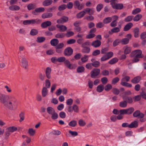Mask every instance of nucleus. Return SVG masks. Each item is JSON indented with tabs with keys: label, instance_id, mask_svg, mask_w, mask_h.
<instances>
[{
	"label": "nucleus",
	"instance_id": "nucleus-17",
	"mask_svg": "<svg viewBox=\"0 0 146 146\" xmlns=\"http://www.w3.org/2000/svg\"><path fill=\"white\" fill-rule=\"evenodd\" d=\"M101 44V41L97 40L93 42L92 44V45L94 47H97L99 46Z\"/></svg>",
	"mask_w": 146,
	"mask_h": 146
},
{
	"label": "nucleus",
	"instance_id": "nucleus-46",
	"mask_svg": "<svg viewBox=\"0 0 146 146\" xmlns=\"http://www.w3.org/2000/svg\"><path fill=\"white\" fill-rule=\"evenodd\" d=\"M112 88V85L110 84H107L105 87L104 89L107 91H109Z\"/></svg>",
	"mask_w": 146,
	"mask_h": 146
},
{
	"label": "nucleus",
	"instance_id": "nucleus-22",
	"mask_svg": "<svg viewBox=\"0 0 146 146\" xmlns=\"http://www.w3.org/2000/svg\"><path fill=\"white\" fill-rule=\"evenodd\" d=\"M68 125L71 127H74L77 125V121L74 120H72L69 123Z\"/></svg>",
	"mask_w": 146,
	"mask_h": 146
},
{
	"label": "nucleus",
	"instance_id": "nucleus-21",
	"mask_svg": "<svg viewBox=\"0 0 146 146\" xmlns=\"http://www.w3.org/2000/svg\"><path fill=\"white\" fill-rule=\"evenodd\" d=\"M124 50V53L125 54H127L129 53L131 50V47L126 46L123 48Z\"/></svg>",
	"mask_w": 146,
	"mask_h": 146
},
{
	"label": "nucleus",
	"instance_id": "nucleus-57",
	"mask_svg": "<svg viewBox=\"0 0 146 146\" xmlns=\"http://www.w3.org/2000/svg\"><path fill=\"white\" fill-rule=\"evenodd\" d=\"M66 60V58L64 57H61L57 59V61L60 62H64Z\"/></svg>",
	"mask_w": 146,
	"mask_h": 146
},
{
	"label": "nucleus",
	"instance_id": "nucleus-19",
	"mask_svg": "<svg viewBox=\"0 0 146 146\" xmlns=\"http://www.w3.org/2000/svg\"><path fill=\"white\" fill-rule=\"evenodd\" d=\"M133 24L131 23L127 24L124 27L123 30L124 31H127L130 29L133 26Z\"/></svg>",
	"mask_w": 146,
	"mask_h": 146
},
{
	"label": "nucleus",
	"instance_id": "nucleus-52",
	"mask_svg": "<svg viewBox=\"0 0 146 146\" xmlns=\"http://www.w3.org/2000/svg\"><path fill=\"white\" fill-rule=\"evenodd\" d=\"M73 100L72 98H69L66 100V103L67 105L71 106L73 103Z\"/></svg>",
	"mask_w": 146,
	"mask_h": 146
},
{
	"label": "nucleus",
	"instance_id": "nucleus-62",
	"mask_svg": "<svg viewBox=\"0 0 146 146\" xmlns=\"http://www.w3.org/2000/svg\"><path fill=\"white\" fill-rule=\"evenodd\" d=\"M54 53V50L52 49L48 50L46 51V53L48 55H52Z\"/></svg>",
	"mask_w": 146,
	"mask_h": 146
},
{
	"label": "nucleus",
	"instance_id": "nucleus-30",
	"mask_svg": "<svg viewBox=\"0 0 146 146\" xmlns=\"http://www.w3.org/2000/svg\"><path fill=\"white\" fill-rule=\"evenodd\" d=\"M35 132V130L33 129L32 128H30L28 129V133L31 136L34 135Z\"/></svg>",
	"mask_w": 146,
	"mask_h": 146
},
{
	"label": "nucleus",
	"instance_id": "nucleus-33",
	"mask_svg": "<svg viewBox=\"0 0 146 146\" xmlns=\"http://www.w3.org/2000/svg\"><path fill=\"white\" fill-rule=\"evenodd\" d=\"M118 60L117 58H115L109 61L108 63L111 64H112L117 62Z\"/></svg>",
	"mask_w": 146,
	"mask_h": 146
},
{
	"label": "nucleus",
	"instance_id": "nucleus-26",
	"mask_svg": "<svg viewBox=\"0 0 146 146\" xmlns=\"http://www.w3.org/2000/svg\"><path fill=\"white\" fill-rule=\"evenodd\" d=\"M17 127L15 126H12L8 127L6 129V130H8L11 132H14L17 131Z\"/></svg>",
	"mask_w": 146,
	"mask_h": 146
},
{
	"label": "nucleus",
	"instance_id": "nucleus-3",
	"mask_svg": "<svg viewBox=\"0 0 146 146\" xmlns=\"http://www.w3.org/2000/svg\"><path fill=\"white\" fill-rule=\"evenodd\" d=\"M142 51L139 50H136L133 51L131 54V56L135 58H142L143 56Z\"/></svg>",
	"mask_w": 146,
	"mask_h": 146
},
{
	"label": "nucleus",
	"instance_id": "nucleus-28",
	"mask_svg": "<svg viewBox=\"0 0 146 146\" xmlns=\"http://www.w3.org/2000/svg\"><path fill=\"white\" fill-rule=\"evenodd\" d=\"M78 123L79 126L81 127L84 126L86 124L85 121L82 119H80L78 120Z\"/></svg>",
	"mask_w": 146,
	"mask_h": 146
},
{
	"label": "nucleus",
	"instance_id": "nucleus-8",
	"mask_svg": "<svg viewBox=\"0 0 146 146\" xmlns=\"http://www.w3.org/2000/svg\"><path fill=\"white\" fill-rule=\"evenodd\" d=\"M73 50L70 47L66 48L64 51V54L66 56H70L73 53Z\"/></svg>",
	"mask_w": 146,
	"mask_h": 146
},
{
	"label": "nucleus",
	"instance_id": "nucleus-36",
	"mask_svg": "<svg viewBox=\"0 0 146 146\" xmlns=\"http://www.w3.org/2000/svg\"><path fill=\"white\" fill-rule=\"evenodd\" d=\"M84 68L83 66H80L78 67L77 69V71L78 73H82L84 71Z\"/></svg>",
	"mask_w": 146,
	"mask_h": 146
},
{
	"label": "nucleus",
	"instance_id": "nucleus-63",
	"mask_svg": "<svg viewBox=\"0 0 146 146\" xmlns=\"http://www.w3.org/2000/svg\"><path fill=\"white\" fill-rule=\"evenodd\" d=\"M102 74L104 76H108L109 74V72L108 70H105L102 71Z\"/></svg>",
	"mask_w": 146,
	"mask_h": 146
},
{
	"label": "nucleus",
	"instance_id": "nucleus-35",
	"mask_svg": "<svg viewBox=\"0 0 146 146\" xmlns=\"http://www.w3.org/2000/svg\"><path fill=\"white\" fill-rule=\"evenodd\" d=\"M85 14V12L83 11L77 14L76 15V17L78 18H82L84 16Z\"/></svg>",
	"mask_w": 146,
	"mask_h": 146
},
{
	"label": "nucleus",
	"instance_id": "nucleus-34",
	"mask_svg": "<svg viewBox=\"0 0 146 146\" xmlns=\"http://www.w3.org/2000/svg\"><path fill=\"white\" fill-rule=\"evenodd\" d=\"M112 18L111 17H108L105 19L103 21V23L107 24L111 22Z\"/></svg>",
	"mask_w": 146,
	"mask_h": 146
},
{
	"label": "nucleus",
	"instance_id": "nucleus-38",
	"mask_svg": "<svg viewBox=\"0 0 146 146\" xmlns=\"http://www.w3.org/2000/svg\"><path fill=\"white\" fill-rule=\"evenodd\" d=\"M119 106L120 107L123 108H125L127 106V102L125 101L120 102L119 103Z\"/></svg>",
	"mask_w": 146,
	"mask_h": 146
},
{
	"label": "nucleus",
	"instance_id": "nucleus-58",
	"mask_svg": "<svg viewBox=\"0 0 146 146\" xmlns=\"http://www.w3.org/2000/svg\"><path fill=\"white\" fill-rule=\"evenodd\" d=\"M133 17L132 16H130L127 17L125 18L124 21L125 22H128L131 21L133 19Z\"/></svg>",
	"mask_w": 146,
	"mask_h": 146
},
{
	"label": "nucleus",
	"instance_id": "nucleus-1",
	"mask_svg": "<svg viewBox=\"0 0 146 146\" xmlns=\"http://www.w3.org/2000/svg\"><path fill=\"white\" fill-rule=\"evenodd\" d=\"M9 101H7L6 108L10 109H12L13 106L17 102V99L13 96H11L8 97Z\"/></svg>",
	"mask_w": 146,
	"mask_h": 146
},
{
	"label": "nucleus",
	"instance_id": "nucleus-50",
	"mask_svg": "<svg viewBox=\"0 0 146 146\" xmlns=\"http://www.w3.org/2000/svg\"><path fill=\"white\" fill-rule=\"evenodd\" d=\"M127 114H130L132 113L134 111V109L133 108H130L126 109Z\"/></svg>",
	"mask_w": 146,
	"mask_h": 146
},
{
	"label": "nucleus",
	"instance_id": "nucleus-14",
	"mask_svg": "<svg viewBox=\"0 0 146 146\" xmlns=\"http://www.w3.org/2000/svg\"><path fill=\"white\" fill-rule=\"evenodd\" d=\"M83 35L82 34H78L77 35V37L78 38L77 40V42L80 44H81L84 40V39L82 37Z\"/></svg>",
	"mask_w": 146,
	"mask_h": 146
},
{
	"label": "nucleus",
	"instance_id": "nucleus-12",
	"mask_svg": "<svg viewBox=\"0 0 146 146\" xmlns=\"http://www.w3.org/2000/svg\"><path fill=\"white\" fill-rule=\"evenodd\" d=\"M121 28V27L120 25H119V27H114L110 31H109L108 32L110 34H112L113 33L119 32Z\"/></svg>",
	"mask_w": 146,
	"mask_h": 146
},
{
	"label": "nucleus",
	"instance_id": "nucleus-51",
	"mask_svg": "<svg viewBox=\"0 0 146 146\" xmlns=\"http://www.w3.org/2000/svg\"><path fill=\"white\" fill-rule=\"evenodd\" d=\"M51 118L52 119H56L58 118V115L56 111L54 112V113H53L51 115Z\"/></svg>",
	"mask_w": 146,
	"mask_h": 146
},
{
	"label": "nucleus",
	"instance_id": "nucleus-48",
	"mask_svg": "<svg viewBox=\"0 0 146 146\" xmlns=\"http://www.w3.org/2000/svg\"><path fill=\"white\" fill-rule=\"evenodd\" d=\"M139 29L137 28L135 29L134 32V36L135 37H137L139 36Z\"/></svg>",
	"mask_w": 146,
	"mask_h": 146
},
{
	"label": "nucleus",
	"instance_id": "nucleus-45",
	"mask_svg": "<svg viewBox=\"0 0 146 146\" xmlns=\"http://www.w3.org/2000/svg\"><path fill=\"white\" fill-rule=\"evenodd\" d=\"M45 85L46 88H49L50 86V82L48 79H46L45 81Z\"/></svg>",
	"mask_w": 146,
	"mask_h": 146
},
{
	"label": "nucleus",
	"instance_id": "nucleus-20",
	"mask_svg": "<svg viewBox=\"0 0 146 146\" xmlns=\"http://www.w3.org/2000/svg\"><path fill=\"white\" fill-rule=\"evenodd\" d=\"M46 110L48 113L50 115L55 111L54 109L51 107H48L47 108Z\"/></svg>",
	"mask_w": 146,
	"mask_h": 146
},
{
	"label": "nucleus",
	"instance_id": "nucleus-24",
	"mask_svg": "<svg viewBox=\"0 0 146 146\" xmlns=\"http://www.w3.org/2000/svg\"><path fill=\"white\" fill-rule=\"evenodd\" d=\"M104 86L102 84L98 85L97 87L96 91L98 92H102L104 90Z\"/></svg>",
	"mask_w": 146,
	"mask_h": 146
},
{
	"label": "nucleus",
	"instance_id": "nucleus-41",
	"mask_svg": "<svg viewBox=\"0 0 146 146\" xmlns=\"http://www.w3.org/2000/svg\"><path fill=\"white\" fill-rule=\"evenodd\" d=\"M129 39L125 38L122 39L121 41V43L123 44H126L129 42Z\"/></svg>",
	"mask_w": 146,
	"mask_h": 146
},
{
	"label": "nucleus",
	"instance_id": "nucleus-32",
	"mask_svg": "<svg viewBox=\"0 0 146 146\" xmlns=\"http://www.w3.org/2000/svg\"><path fill=\"white\" fill-rule=\"evenodd\" d=\"M25 113L24 112H21L19 114V117L20 118L19 121L21 122L23 121L25 119Z\"/></svg>",
	"mask_w": 146,
	"mask_h": 146
},
{
	"label": "nucleus",
	"instance_id": "nucleus-13",
	"mask_svg": "<svg viewBox=\"0 0 146 146\" xmlns=\"http://www.w3.org/2000/svg\"><path fill=\"white\" fill-rule=\"evenodd\" d=\"M36 5L35 3L30 4L27 6L28 9H44V8L43 7H39L36 8Z\"/></svg>",
	"mask_w": 146,
	"mask_h": 146
},
{
	"label": "nucleus",
	"instance_id": "nucleus-6",
	"mask_svg": "<svg viewBox=\"0 0 146 146\" xmlns=\"http://www.w3.org/2000/svg\"><path fill=\"white\" fill-rule=\"evenodd\" d=\"M7 96H5L2 94H0V102L3 104L6 107L7 100H6V97Z\"/></svg>",
	"mask_w": 146,
	"mask_h": 146
},
{
	"label": "nucleus",
	"instance_id": "nucleus-39",
	"mask_svg": "<svg viewBox=\"0 0 146 146\" xmlns=\"http://www.w3.org/2000/svg\"><path fill=\"white\" fill-rule=\"evenodd\" d=\"M89 56L86 55H85L83 57L81 58V60L82 62L85 63L88 60Z\"/></svg>",
	"mask_w": 146,
	"mask_h": 146
},
{
	"label": "nucleus",
	"instance_id": "nucleus-2",
	"mask_svg": "<svg viewBox=\"0 0 146 146\" xmlns=\"http://www.w3.org/2000/svg\"><path fill=\"white\" fill-rule=\"evenodd\" d=\"M40 20L38 19H33L31 20H25L24 21L23 23L24 25H34L39 23Z\"/></svg>",
	"mask_w": 146,
	"mask_h": 146
},
{
	"label": "nucleus",
	"instance_id": "nucleus-42",
	"mask_svg": "<svg viewBox=\"0 0 146 146\" xmlns=\"http://www.w3.org/2000/svg\"><path fill=\"white\" fill-rule=\"evenodd\" d=\"M123 8V5L122 3H118L116 4L115 8L116 9H122Z\"/></svg>",
	"mask_w": 146,
	"mask_h": 146
},
{
	"label": "nucleus",
	"instance_id": "nucleus-18",
	"mask_svg": "<svg viewBox=\"0 0 146 146\" xmlns=\"http://www.w3.org/2000/svg\"><path fill=\"white\" fill-rule=\"evenodd\" d=\"M51 25V23L50 21H46L43 23L41 25V27L43 28H45L50 26Z\"/></svg>",
	"mask_w": 146,
	"mask_h": 146
},
{
	"label": "nucleus",
	"instance_id": "nucleus-40",
	"mask_svg": "<svg viewBox=\"0 0 146 146\" xmlns=\"http://www.w3.org/2000/svg\"><path fill=\"white\" fill-rule=\"evenodd\" d=\"M123 98L124 100H127L128 103H131L132 102V99L131 97L123 96Z\"/></svg>",
	"mask_w": 146,
	"mask_h": 146
},
{
	"label": "nucleus",
	"instance_id": "nucleus-61",
	"mask_svg": "<svg viewBox=\"0 0 146 146\" xmlns=\"http://www.w3.org/2000/svg\"><path fill=\"white\" fill-rule=\"evenodd\" d=\"M59 115L60 117L62 118H65L66 117V114L63 111H62L60 112L59 114Z\"/></svg>",
	"mask_w": 146,
	"mask_h": 146
},
{
	"label": "nucleus",
	"instance_id": "nucleus-27",
	"mask_svg": "<svg viewBox=\"0 0 146 146\" xmlns=\"http://www.w3.org/2000/svg\"><path fill=\"white\" fill-rule=\"evenodd\" d=\"M59 42L58 40L56 39H54L50 41L51 45L53 46H55L57 45Z\"/></svg>",
	"mask_w": 146,
	"mask_h": 146
},
{
	"label": "nucleus",
	"instance_id": "nucleus-37",
	"mask_svg": "<svg viewBox=\"0 0 146 146\" xmlns=\"http://www.w3.org/2000/svg\"><path fill=\"white\" fill-rule=\"evenodd\" d=\"M142 17V16L140 14H139L136 15L133 18V21H139Z\"/></svg>",
	"mask_w": 146,
	"mask_h": 146
},
{
	"label": "nucleus",
	"instance_id": "nucleus-5",
	"mask_svg": "<svg viewBox=\"0 0 146 146\" xmlns=\"http://www.w3.org/2000/svg\"><path fill=\"white\" fill-rule=\"evenodd\" d=\"M100 72V70L99 69L94 68L91 72V77L92 78H96Z\"/></svg>",
	"mask_w": 146,
	"mask_h": 146
},
{
	"label": "nucleus",
	"instance_id": "nucleus-16",
	"mask_svg": "<svg viewBox=\"0 0 146 146\" xmlns=\"http://www.w3.org/2000/svg\"><path fill=\"white\" fill-rule=\"evenodd\" d=\"M48 91L47 88L45 87H43L42 91V95L43 97H45L48 95Z\"/></svg>",
	"mask_w": 146,
	"mask_h": 146
},
{
	"label": "nucleus",
	"instance_id": "nucleus-31",
	"mask_svg": "<svg viewBox=\"0 0 146 146\" xmlns=\"http://www.w3.org/2000/svg\"><path fill=\"white\" fill-rule=\"evenodd\" d=\"M73 110L75 112L78 113L79 111L78 106L76 104H74L72 106Z\"/></svg>",
	"mask_w": 146,
	"mask_h": 146
},
{
	"label": "nucleus",
	"instance_id": "nucleus-4",
	"mask_svg": "<svg viewBox=\"0 0 146 146\" xmlns=\"http://www.w3.org/2000/svg\"><path fill=\"white\" fill-rule=\"evenodd\" d=\"M21 66L25 69L28 68V62L25 56H23L21 57Z\"/></svg>",
	"mask_w": 146,
	"mask_h": 146
},
{
	"label": "nucleus",
	"instance_id": "nucleus-54",
	"mask_svg": "<svg viewBox=\"0 0 146 146\" xmlns=\"http://www.w3.org/2000/svg\"><path fill=\"white\" fill-rule=\"evenodd\" d=\"M69 133L70 134L71 136H76L78 135V133L76 131H72L71 130L69 131Z\"/></svg>",
	"mask_w": 146,
	"mask_h": 146
},
{
	"label": "nucleus",
	"instance_id": "nucleus-25",
	"mask_svg": "<svg viewBox=\"0 0 146 146\" xmlns=\"http://www.w3.org/2000/svg\"><path fill=\"white\" fill-rule=\"evenodd\" d=\"M52 0H46L43 2V5L45 6H48L51 5L52 3Z\"/></svg>",
	"mask_w": 146,
	"mask_h": 146
},
{
	"label": "nucleus",
	"instance_id": "nucleus-11",
	"mask_svg": "<svg viewBox=\"0 0 146 146\" xmlns=\"http://www.w3.org/2000/svg\"><path fill=\"white\" fill-rule=\"evenodd\" d=\"M56 27L58 29L60 32H63L65 31L67 29L66 27L63 25L58 24L56 25Z\"/></svg>",
	"mask_w": 146,
	"mask_h": 146
},
{
	"label": "nucleus",
	"instance_id": "nucleus-60",
	"mask_svg": "<svg viewBox=\"0 0 146 146\" xmlns=\"http://www.w3.org/2000/svg\"><path fill=\"white\" fill-rule=\"evenodd\" d=\"M121 84L123 86H125L131 88L132 87V85L127 82L121 83Z\"/></svg>",
	"mask_w": 146,
	"mask_h": 146
},
{
	"label": "nucleus",
	"instance_id": "nucleus-9",
	"mask_svg": "<svg viewBox=\"0 0 146 146\" xmlns=\"http://www.w3.org/2000/svg\"><path fill=\"white\" fill-rule=\"evenodd\" d=\"M133 116L135 117H138L139 118H143L144 115L143 113H141L140 111L137 110L135 111L133 114Z\"/></svg>",
	"mask_w": 146,
	"mask_h": 146
},
{
	"label": "nucleus",
	"instance_id": "nucleus-43",
	"mask_svg": "<svg viewBox=\"0 0 146 146\" xmlns=\"http://www.w3.org/2000/svg\"><path fill=\"white\" fill-rule=\"evenodd\" d=\"M83 48L82 50V52L84 53H88L90 52V49L89 47H82Z\"/></svg>",
	"mask_w": 146,
	"mask_h": 146
},
{
	"label": "nucleus",
	"instance_id": "nucleus-53",
	"mask_svg": "<svg viewBox=\"0 0 146 146\" xmlns=\"http://www.w3.org/2000/svg\"><path fill=\"white\" fill-rule=\"evenodd\" d=\"M117 1V0H111L110 1V4L112 6L113 8H115L116 4V3Z\"/></svg>",
	"mask_w": 146,
	"mask_h": 146
},
{
	"label": "nucleus",
	"instance_id": "nucleus-47",
	"mask_svg": "<svg viewBox=\"0 0 146 146\" xmlns=\"http://www.w3.org/2000/svg\"><path fill=\"white\" fill-rule=\"evenodd\" d=\"M130 78L129 76H126L124 77L121 80V83L126 82H128Z\"/></svg>",
	"mask_w": 146,
	"mask_h": 146
},
{
	"label": "nucleus",
	"instance_id": "nucleus-7",
	"mask_svg": "<svg viewBox=\"0 0 146 146\" xmlns=\"http://www.w3.org/2000/svg\"><path fill=\"white\" fill-rule=\"evenodd\" d=\"M65 66L69 69L72 70L74 68V65L72 64L68 60H66L64 62Z\"/></svg>",
	"mask_w": 146,
	"mask_h": 146
},
{
	"label": "nucleus",
	"instance_id": "nucleus-10",
	"mask_svg": "<svg viewBox=\"0 0 146 146\" xmlns=\"http://www.w3.org/2000/svg\"><path fill=\"white\" fill-rule=\"evenodd\" d=\"M51 68L49 67H47L46 68L45 71V75L46 77L48 79H50L51 78Z\"/></svg>",
	"mask_w": 146,
	"mask_h": 146
},
{
	"label": "nucleus",
	"instance_id": "nucleus-55",
	"mask_svg": "<svg viewBox=\"0 0 146 146\" xmlns=\"http://www.w3.org/2000/svg\"><path fill=\"white\" fill-rule=\"evenodd\" d=\"M65 35L64 33H59L56 34L55 37L57 38H62Z\"/></svg>",
	"mask_w": 146,
	"mask_h": 146
},
{
	"label": "nucleus",
	"instance_id": "nucleus-23",
	"mask_svg": "<svg viewBox=\"0 0 146 146\" xmlns=\"http://www.w3.org/2000/svg\"><path fill=\"white\" fill-rule=\"evenodd\" d=\"M138 126L137 122L136 121L132 122L129 125V128H133L137 127Z\"/></svg>",
	"mask_w": 146,
	"mask_h": 146
},
{
	"label": "nucleus",
	"instance_id": "nucleus-29",
	"mask_svg": "<svg viewBox=\"0 0 146 146\" xmlns=\"http://www.w3.org/2000/svg\"><path fill=\"white\" fill-rule=\"evenodd\" d=\"M52 14L51 13H46L43 14L42 17L43 19L47 18H50L52 16Z\"/></svg>",
	"mask_w": 146,
	"mask_h": 146
},
{
	"label": "nucleus",
	"instance_id": "nucleus-56",
	"mask_svg": "<svg viewBox=\"0 0 146 146\" xmlns=\"http://www.w3.org/2000/svg\"><path fill=\"white\" fill-rule=\"evenodd\" d=\"M92 66L95 67H98L100 64V63L98 61H95L92 63Z\"/></svg>",
	"mask_w": 146,
	"mask_h": 146
},
{
	"label": "nucleus",
	"instance_id": "nucleus-49",
	"mask_svg": "<svg viewBox=\"0 0 146 146\" xmlns=\"http://www.w3.org/2000/svg\"><path fill=\"white\" fill-rule=\"evenodd\" d=\"M38 32L37 29H33L31 30L30 32V34L32 35H35L38 34Z\"/></svg>",
	"mask_w": 146,
	"mask_h": 146
},
{
	"label": "nucleus",
	"instance_id": "nucleus-15",
	"mask_svg": "<svg viewBox=\"0 0 146 146\" xmlns=\"http://www.w3.org/2000/svg\"><path fill=\"white\" fill-rule=\"evenodd\" d=\"M141 80V77L140 76L135 77L131 80V82L133 84H136L139 83Z\"/></svg>",
	"mask_w": 146,
	"mask_h": 146
},
{
	"label": "nucleus",
	"instance_id": "nucleus-59",
	"mask_svg": "<svg viewBox=\"0 0 146 146\" xmlns=\"http://www.w3.org/2000/svg\"><path fill=\"white\" fill-rule=\"evenodd\" d=\"M45 40V38L44 37H38L37 38V42L40 43L43 42Z\"/></svg>",
	"mask_w": 146,
	"mask_h": 146
},
{
	"label": "nucleus",
	"instance_id": "nucleus-64",
	"mask_svg": "<svg viewBox=\"0 0 146 146\" xmlns=\"http://www.w3.org/2000/svg\"><path fill=\"white\" fill-rule=\"evenodd\" d=\"M56 86L57 85L56 84H54L52 85L50 89V92L51 93L53 92V91L56 89Z\"/></svg>",
	"mask_w": 146,
	"mask_h": 146
},
{
	"label": "nucleus",
	"instance_id": "nucleus-44",
	"mask_svg": "<svg viewBox=\"0 0 146 146\" xmlns=\"http://www.w3.org/2000/svg\"><path fill=\"white\" fill-rule=\"evenodd\" d=\"M44 11V10H35L33 11L32 13L34 15H38L39 13Z\"/></svg>",
	"mask_w": 146,
	"mask_h": 146
}]
</instances>
